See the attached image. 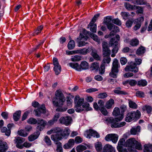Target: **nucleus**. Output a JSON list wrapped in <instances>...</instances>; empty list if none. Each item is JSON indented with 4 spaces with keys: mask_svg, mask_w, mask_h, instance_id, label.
Returning <instances> with one entry per match:
<instances>
[{
    "mask_svg": "<svg viewBox=\"0 0 152 152\" xmlns=\"http://www.w3.org/2000/svg\"><path fill=\"white\" fill-rule=\"evenodd\" d=\"M120 109L122 114L120 115L119 118L116 117L114 119L112 117L108 118L107 121L109 124H111V126L112 128H120L125 126L126 124L125 122H122L120 123L118 122L121 121L123 118L124 113L127 110L126 107V105L123 104L120 107Z\"/></svg>",
    "mask_w": 152,
    "mask_h": 152,
    "instance_id": "1",
    "label": "nucleus"
},
{
    "mask_svg": "<svg viewBox=\"0 0 152 152\" xmlns=\"http://www.w3.org/2000/svg\"><path fill=\"white\" fill-rule=\"evenodd\" d=\"M84 99L79 96H76L74 99L75 109L76 111L80 112L83 111H88L90 110L89 104L87 102H84Z\"/></svg>",
    "mask_w": 152,
    "mask_h": 152,
    "instance_id": "2",
    "label": "nucleus"
},
{
    "mask_svg": "<svg viewBox=\"0 0 152 152\" xmlns=\"http://www.w3.org/2000/svg\"><path fill=\"white\" fill-rule=\"evenodd\" d=\"M70 130L66 128L64 131L60 130L55 134L51 136V139L54 141H58L61 140L63 138H66L70 133Z\"/></svg>",
    "mask_w": 152,
    "mask_h": 152,
    "instance_id": "3",
    "label": "nucleus"
},
{
    "mask_svg": "<svg viewBox=\"0 0 152 152\" xmlns=\"http://www.w3.org/2000/svg\"><path fill=\"white\" fill-rule=\"evenodd\" d=\"M55 95L57 101H53V104L56 107H62L65 100V96L63 93L60 90H57L56 91Z\"/></svg>",
    "mask_w": 152,
    "mask_h": 152,
    "instance_id": "4",
    "label": "nucleus"
},
{
    "mask_svg": "<svg viewBox=\"0 0 152 152\" xmlns=\"http://www.w3.org/2000/svg\"><path fill=\"white\" fill-rule=\"evenodd\" d=\"M120 67V65L118 60L116 58L114 59L111 71L110 73V76L113 78H116L118 73L119 72V68Z\"/></svg>",
    "mask_w": 152,
    "mask_h": 152,
    "instance_id": "5",
    "label": "nucleus"
},
{
    "mask_svg": "<svg viewBox=\"0 0 152 152\" xmlns=\"http://www.w3.org/2000/svg\"><path fill=\"white\" fill-rule=\"evenodd\" d=\"M140 115V113L138 110H137L136 112L134 111L130 112L127 114L125 118V121L127 122H131L135 118H139Z\"/></svg>",
    "mask_w": 152,
    "mask_h": 152,
    "instance_id": "6",
    "label": "nucleus"
},
{
    "mask_svg": "<svg viewBox=\"0 0 152 152\" xmlns=\"http://www.w3.org/2000/svg\"><path fill=\"white\" fill-rule=\"evenodd\" d=\"M128 64L129 65L126 66L124 69L126 71H131L134 73L138 72V69L135 63L133 62H128Z\"/></svg>",
    "mask_w": 152,
    "mask_h": 152,
    "instance_id": "7",
    "label": "nucleus"
},
{
    "mask_svg": "<svg viewBox=\"0 0 152 152\" xmlns=\"http://www.w3.org/2000/svg\"><path fill=\"white\" fill-rule=\"evenodd\" d=\"M137 142L134 138H131L127 140L125 143V145L126 147H128V150L132 151V149L134 148L135 143Z\"/></svg>",
    "mask_w": 152,
    "mask_h": 152,
    "instance_id": "8",
    "label": "nucleus"
},
{
    "mask_svg": "<svg viewBox=\"0 0 152 152\" xmlns=\"http://www.w3.org/2000/svg\"><path fill=\"white\" fill-rule=\"evenodd\" d=\"M53 64L54 66L53 69L55 72L56 74L58 75L61 71V67L59 65L58 59L55 58H54L53 59Z\"/></svg>",
    "mask_w": 152,
    "mask_h": 152,
    "instance_id": "9",
    "label": "nucleus"
},
{
    "mask_svg": "<svg viewBox=\"0 0 152 152\" xmlns=\"http://www.w3.org/2000/svg\"><path fill=\"white\" fill-rule=\"evenodd\" d=\"M109 44L113 48L112 50L113 53H116L118 49V42L117 41H115V38H112L109 42Z\"/></svg>",
    "mask_w": 152,
    "mask_h": 152,
    "instance_id": "10",
    "label": "nucleus"
},
{
    "mask_svg": "<svg viewBox=\"0 0 152 152\" xmlns=\"http://www.w3.org/2000/svg\"><path fill=\"white\" fill-rule=\"evenodd\" d=\"M118 136L115 134H107L105 137L107 141H112L114 143H116L118 141Z\"/></svg>",
    "mask_w": 152,
    "mask_h": 152,
    "instance_id": "11",
    "label": "nucleus"
},
{
    "mask_svg": "<svg viewBox=\"0 0 152 152\" xmlns=\"http://www.w3.org/2000/svg\"><path fill=\"white\" fill-rule=\"evenodd\" d=\"M72 100L69 97H67L66 100L67 107H59L56 109L58 112H64L66 111L68 109L67 107H70L72 105Z\"/></svg>",
    "mask_w": 152,
    "mask_h": 152,
    "instance_id": "12",
    "label": "nucleus"
},
{
    "mask_svg": "<svg viewBox=\"0 0 152 152\" xmlns=\"http://www.w3.org/2000/svg\"><path fill=\"white\" fill-rule=\"evenodd\" d=\"M37 123L38 126L37 127V129L40 131H41L46 125L47 122L42 119L38 118L37 119Z\"/></svg>",
    "mask_w": 152,
    "mask_h": 152,
    "instance_id": "13",
    "label": "nucleus"
},
{
    "mask_svg": "<svg viewBox=\"0 0 152 152\" xmlns=\"http://www.w3.org/2000/svg\"><path fill=\"white\" fill-rule=\"evenodd\" d=\"M25 141V139L23 138L19 137H15L14 141L16 143V146L19 148L22 149L23 146L21 144Z\"/></svg>",
    "mask_w": 152,
    "mask_h": 152,
    "instance_id": "14",
    "label": "nucleus"
},
{
    "mask_svg": "<svg viewBox=\"0 0 152 152\" xmlns=\"http://www.w3.org/2000/svg\"><path fill=\"white\" fill-rule=\"evenodd\" d=\"M71 120V118L70 116L62 117L60 118L59 121L61 124L68 126L70 124Z\"/></svg>",
    "mask_w": 152,
    "mask_h": 152,
    "instance_id": "15",
    "label": "nucleus"
},
{
    "mask_svg": "<svg viewBox=\"0 0 152 152\" xmlns=\"http://www.w3.org/2000/svg\"><path fill=\"white\" fill-rule=\"evenodd\" d=\"M87 137L90 138L92 136L94 137L99 138L100 137L99 134L96 131L92 129H89L86 132Z\"/></svg>",
    "mask_w": 152,
    "mask_h": 152,
    "instance_id": "16",
    "label": "nucleus"
},
{
    "mask_svg": "<svg viewBox=\"0 0 152 152\" xmlns=\"http://www.w3.org/2000/svg\"><path fill=\"white\" fill-rule=\"evenodd\" d=\"M103 54L107 55L110 53V50L109 49L107 43L105 42H103L102 43Z\"/></svg>",
    "mask_w": 152,
    "mask_h": 152,
    "instance_id": "17",
    "label": "nucleus"
},
{
    "mask_svg": "<svg viewBox=\"0 0 152 152\" xmlns=\"http://www.w3.org/2000/svg\"><path fill=\"white\" fill-rule=\"evenodd\" d=\"M125 140L124 138L121 139L119 140L118 145L117 146V149L119 152H124L126 150L127 151L126 149H124L123 145H124Z\"/></svg>",
    "mask_w": 152,
    "mask_h": 152,
    "instance_id": "18",
    "label": "nucleus"
},
{
    "mask_svg": "<svg viewBox=\"0 0 152 152\" xmlns=\"http://www.w3.org/2000/svg\"><path fill=\"white\" fill-rule=\"evenodd\" d=\"M8 148L7 142L0 140V152H5Z\"/></svg>",
    "mask_w": 152,
    "mask_h": 152,
    "instance_id": "19",
    "label": "nucleus"
},
{
    "mask_svg": "<svg viewBox=\"0 0 152 152\" xmlns=\"http://www.w3.org/2000/svg\"><path fill=\"white\" fill-rule=\"evenodd\" d=\"M79 67L80 69V71L83 70L87 69L89 68L88 64L86 61H82L79 65Z\"/></svg>",
    "mask_w": 152,
    "mask_h": 152,
    "instance_id": "20",
    "label": "nucleus"
},
{
    "mask_svg": "<svg viewBox=\"0 0 152 152\" xmlns=\"http://www.w3.org/2000/svg\"><path fill=\"white\" fill-rule=\"evenodd\" d=\"M40 133L37 132L34 134L29 136L28 137V140L29 141H32L37 139L39 136Z\"/></svg>",
    "mask_w": 152,
    "mask_h": 152,
    "instance_id": "21",
    "label": "nucleus"
},
{
    "mask_svg": "<svg viewBox=\"0 0 152 152\" xmlns=\"http://www.w3.org/2000/svg\"><path fill=\"white\" fill-rule=\"evenodd\" d=\"M124 6L126 8L129 10L138 9L139 7V6H137L135 5H132L129 3H126L124 4Z\"/></svg>",
    "mask_w": 152,
    "mask_h": 152,
    "instance_id": "22",
    "label": "nucleus"
},
{
    "mask_svg": "<svg viewBox=\"0 0 152 152\" xmlns=\"http://www.w3.org/2000/svg\"><path fill=\"white\" fill-rule=\"evenodd\" d=\"M110 53H108V54L103 55V58L102 60V64L106 63L109 64L111 61V58L110 57Z\"/></svg>",
    "mask_w": 152,
    "mask_h": 152,
    "instance_id": "23",
    "label": "nucleus"
},
{
    "mask_svg": "<svg viewBox=\"0 0 152 152\" xmlns=\"http://www.w3.org/2000/svg\"><path fill=\"white\" fill-rule=\"evenodd\" d=\"M114 148L110 145H106L103 148V152H113Z\"/></svg>",
    "mask_w": 152,
    "mask_h": 152,
    "instance_id": "24",
    "label": "nucleus"
},
{
    "mask_svg": "<svg viewBox=\"0 0 152 152\" xmlns=\"http://www.w3.org/2000/svg\"><path fill=\"white\" fill-rule=\"evenodd\" d=\"M114 104V100L113 99H110L106 102L105 107L107 109H110L112 108V106Z\"/></svg>",
    "mask_w": 152,
    "mask_h": 152,
    "instance_id": "25",
    "label": "nucleus"
},
{
    "mask_svg": "<svg viewBox=\"0 0 152 152\" xmlns=\"http://www.w3.org/2000/svg\"><path fill=\"white\" fill-rule=\"evenodd\" d=\"M145 49L144 47L141 46L136 51V54L138 56H141L145 52Z\"/></svg>",
    "mask_w": 152,
    "mask_h": 152,
    "instance_id": "26",
    "label": "nucleus"
},
{
    "mask_svg": "<svg viewBox=\"0 0 152 152\" xmlns=\"http://www.w3.org/2000/svg\"><path fill=\"white\" fill-rule=\"evenodd\" d=\"M91 55L96 60H100V58L99 55L97 53V51L95 49H93L92 48V50L91 51Z\"/></svg>",
    "mask_w": 152,
    "mask_h": 152,
    "instance_id": "27",
    "label": "nucleus"
},
{
    "mask_svg": "<svg viewBox=\"0 0 152 152\" xmlns=\"http://www.w3.org/2000/svg\"><path fill=\"white\" fill-rule=\"evenodd\" d=\"M88 27L90 28V30L91 31L94 33H96V24H94L93 23L91 22L88 25Z\"/></svg>",
    "mask_w": 152,
    "mask_h": 152,
    "instance_id": "28",
    "label": "nucleus"
},
{
    "mask_svg": "<svg viewBox=\"0 0 152 152\" xmlns=\"http://www.w3.org/2000/svg\"><path fill=\"white\" fill-rule=\"evenodd\" d=\"M92 50V48L89 47L87 48H84L82 49H80V54L85 55L90 52Z\"/></svg>",
    "mask_w": 152,
    "mask_h": 152,
    "instance_id": "29",
    "label": "nucleus"
},
{
    "mask_svg": "<svg viewBox=\"0 0 152 152\" xmlns=\"http://www.w3.org/2000/svg\"><path fill=\"white\" fill-rule=\"evenodd\" d=\"M74 143L75 141L73 139H70L69 140L68 143L64 145V148L68 149L73 145L74 144Z\"/></svg>",
    "mask_w": 152,
    "mask_h": 152,
    "instance_id": "30",
    "label": "nucleus"
},
{
    "mask_svg": "<svg viewBox=\"0 0 152 152\" xmlns=\"http://www.w3.org/2000/svg\"><path fill=\"white\" fill-rule=\"evenodd\" d=\"M21 111H16L13 115V118L15 121H17L19 120L21 114Z\"/></svg>",
    "mask_w": 152,
    "mask_h": 152,
    "instance_id": "31",
    "label": "nucleus"
},
{
    "mask_svg": "<svg viewBox=\"0 0 152 152\" xmlns=\"http://www.w3.org/2000/svg\"><path fill=\"white\" fill-rule=\"evenodd\" d=\"M69 65L71 67L75 69L76 70L79 71H80L79 65L78 63H70L69 64Z\"/></svg>",
    "mask_w": 152,
    "mask_h": 152,
    "instance_id": "32",
    "label": "nucleus"
},
{
    "mask_svg": "<svg viewBox=\"0 0 152 152\" xmlns=\"http://www.w3.org/2000/svg\"><path fill=\"white\" fill-rule=\"evenodd\" d=\"M139 40L136 38H134L132 39L130 42V44L132 46H136L139 45Z\"/></svg>",
    "mask_w": 152,
    "mask_h": 152,
    "instance_id": "33",
    "label": "nucleus"
},
{
    "mask_svg": "<svg viewBox=\"0 0 152 152\" xmlns=\"http://www.w3.org/2000/svg\"><path fill=\"white\" fill-rule=\"evenodd\" d=\"M140 126H137L136 127L132 128L130 130L131 134H132L135 135L137 132H139L140 130Z\"/></svg>",
    "mask_w": 152,
    "mask_h": 152,
    "instance_id": "34",
    "label": "nucleus"
},
{
    "mask_svg": "<svg viewBox=\"0 0 152 152\" xmlns=\"http://www.w3.org/2000/svg\"><path fill=\"white\" fill-rule=\"evenodd\" d=\"M147 85V82L145 80H141L137 81V85L140 87H144Z\"/></svg>",
    "mask_w": 152,
    "mask_h": 152,
    "instance_id": "35",
    "label": "nucleus"
},
{
    "mask_svg": "<svg viewBox=\"0 0 152 152\" xmlns=\"http://www.w3.org/2000/svg\"><path fill=\"white\" fill-rule=\"evenodd\" d=\"M18 134L20 136L23 137H26L27 136L28 133L26 132L23 129H20L18 132Z\"/></svg>",
    "mask_w": 152,
    "mask_h": 152,
    "instance_id": "36",
    "label": "nucleus"
},
{
    "mask_svg": "<svg viewBox=\"0 0 152 152\" xmlns=\"http://www.w3.org/2000/svg\"><path fill=\"white\" fill-rule=\"evenodd\" d=\"M129 105L130 108L134 109H136L137 108V105L135 102L131 100H129Z\"/></svg>",
    "mask_w": 152,
    "mask_h": 152,
    "instance_id": "37",
    "label": "nucleus"
},
{
    "mask_svg": "<svg viewBox=\"0 0 152 152\" xmlns=\"http://www.w3.org/2000/svg\"><path fill=\"white\" fill-rule=\"evenodd\" d=\"M86 149L87 148L86 146L82 145H80L76 148L77 152H82Z\"/></svg>",
    "mask_w": 152,
    "mask_h": 152,
    "instance_id": "38",
    "label": "nucleus"
},
{
    "mask_svg": "<svg viewBox=\"0 0 152 152\" xmlns=\"http://www.w3.org/2000/svg\"><path fill=\"white\" fill-rule=\"evenodd\" d=\"M152 149V145L147 144L144 145V152H151Z\"/></svg>",
    "mask_w": 152,
    "mask_h": 152,
    "instance_id": "39",
    "label": "nucleus"
},
{
    "mask_svg": "<svg viewBox=\"0 0 152 152\" xmlns=\"http://www.w3.org/2000/svg\"><path fill=\"white\" fill-rule=\"evenodd\" d=\"M56 142V144L57 145L56 151L57 152H63L61 143L58 141Z\"/></svg>",
    "mask_w": 152,
    "mask_h": 152,
    "instance_id": "40",
    "label": "nucleus"
},
{
    "mask_svg": "<svg viewBox=\"0 0 152 152\" xmlns=\"http://www.w3.org/2000/svg\"><path fill=\"white\" fill-rule=\"evenodd\" d=\"M75 46V43L74 40L70 41L67 45L69 49L72 50L73 49Z\"/></svg>",
    "mask_w": 152,
    "mask_h": 152,
    "instance_id": "41",
    "label": "nucleus"
},
{
    "mask_svg": "<svg viewBox=\"0 0 152 152\" xmlns=\"http://www.w3.org/2000/svg\"><path fill=\"white\" fill-rule=\"evenodd\" d=\"M120 110L117 107H115L113 111V115H114L115 116H119L118 117L119 118V117L120 116Z\"/></svg>",
    "mask_w": 152,
    "mask_h": 152,
    "instance_id": "42",
    "label": "nucleus"
},
{
    "mask_svg": "<svg viewBox=\"0 0 152 152\" xmlns=\"http://www.w3.org/2000/svg\"><path fill=\"white\" fill-rule=\"evenodd\" d=\"M142 110L143 111H146L148 113H149L151 111L152 108L150 106L145 105L143 107Z\"/></svg>",
    "mask_w": 152,
    "mask_h": 152,
    "instance_id": "43",
    "label": "nucleus"
},
{
    "mask_svg": "<svg viewBox=\"0 0 152 152\" xmlns=\"http://www.w3.org/2000/svg\"><path fill=\"white\" fill-rule=\"evenodd\" d=\"M95 147L97 151H100L102 149V145L100 142H97L95 145Z\"/></svg>",
    "mask_w": 152,
    "mask_h": 152,
    "instance_id": "44",
    "label": "nucleus"
},
{
    "mask_svg": "<svg viewBox=\"0 0 152 152\" xmlns=\"http://www.w3.org/2000/svg\"><path fill=\"white\" fill-rule=\"evenodd\" d=\"M1 131L2 132L5 133V134L7 136H8L10 135L11 131L6 127H3L1 129Z\"/></svg>",
    "mask_w": 152,
    "mask_h": 152,
    "instance_id": "45",
    "label": "nucleus"
},
{
    "mask_svg": "<svg viewBox=\"0 0 152 152\" xmlns=\"http://www.w3.org/2000/svg\"><path fill=\"white\" fill-rule=\"evenodd\" d=\"M82 57L81 56L75 55L71 58V60L72 61H77L81 60Z\"/></svg>",
    "mask_w": 152,
    "mask_h": 152,
    "instance_id": "46",
    "label": "nucleus"
},
{
    "mask_svg": "<svg viewBox=\"0 0 152 152\" xmlns=\"http://www.w3.org/2000/svg\"><path fill=\"white\" fill-rule=\"evenodd\" d=\"M134 20L133 19H129L126 22V25L128 28H130L132 26Z\"/></svg>",
    "mask_w": 152,
    "mask_h": 152,
    "instance_id": "47",
    "label": "nucleus"
},
{
    "mask_svg": "<svg viewBox=\"0 0 152 152\" xmlns=\"http://www.w3.org/2000/svg\"><path fill=\"white\" fill-rule=\"evenodd\" d=\"M136 24L133 27V29L135 31H137L138 29H139L141 25V23L139 21H137L134 23Z\"/></svg>",
    "mask_w": 152,
    "mask_h": 152,
    "instance_id": "48",
    "label": "nucleus"
},
{
    "mask_svg": "<svg viewBox=\"0 0 152 152\" xmlns=\"http://www.w3.org/2000/svg\"><path fill=\"white\" fill-rule=\"evenodd\" d=\"M136 96L140 98L144 97L145 96L144 93L142 91H138L136 92Z\"/></svg>",
    "mask_w": 152,
    "mask_h": 152,
    "instance_id": "49",
    "label": "nucleus"
},
{
    "mask_svg": "<svg viewBox=\"0 0 152 152\" xmlns=\"http://www.w3.org/2000/svg\"><path fill=\"white\" fill-rule=\"evenodd\" d=\"M115 93L121 95H126L127 94V93L124 91H121L119 90L116 89L114 91Z\"/></svg>",
    "mask_w": 152,
    "mask_h": 152,
    "instance_id": "50",
    "label": "nucleus"
},
{
    "mask_svg": "<svg viewBox=\"0 0 152 152\" xmlns=\"http://www.w3.org/2000/svg\"><path fill=\"white\" fill-rule=\"evenodd\" d=\"M37 120L33 118H31L28 120V122L30 124H35L37 123Z\"/></svg>",
    "mask_w": 152,
    "mask_h": 152,
    "instance_id": "51",
    "label": "nucleus"
},
{
    "mask_svg": "<svg viewBox=\"0 0 152 152\" xmlns=\"http://www.w3.org/2000/svg\"><path fill=\"white\" fill-rule=\"evenodd\" d=\"M105 64H102L100 68L99 69V73L100 74H103L105 71Z\"/></svg>",
    "mask_w": 152,
    "mask_h": 152,
    "instance_id": "52",
    "label": "nucleus"
},
{
    "mask_svg": "<svg viewBox=\"0 0 152 152\" xmlns=\"http://www.w3.org/2000/svg\"><path fill=\"white\" fill-rule=\"evenodd\" d=\"M45 141L48 145H50L51 144V142L50 138L47 136H46L45 137Z\"/></svg>",
    "mask_w": 152,
    "mask_h": 152,
    "instance_id": "53",
    "label": "nucleus"
},
{
    "mask_svg": "<svg viewBox=\"0 0 152 152\" xmlns=\"http://www.w3.org/2000/svg\"><path fill=\"white\" fill-rule=\"evenodd\" d=\"M107 94L105 93H102L98 95V97L99 98L104 99L107 96Z\"/></svg>",
    "mask_w": 152,
    "mask_h": 152,
    "instance_id": "54",
    "label": "nucleus"
},
{
    "mask_svg": "<svg viewBox=\"0 0 152 152\" xmlns=\"http://www.w3.org/2000/svg\"><path fill=\"white\" fill-rule=\"evenodd\" d=\"M99 110L103 115H107L108 112L106 109L104 107H101Z\"/></svg>",
    "mask_w": 152,
    "mask_h": 152,
    "instance_id": "55",
    "label": "nucleus"
},
{
    "mask_svg": "<svg viewBox=\"0 0 152 152\" xmlns=\"http://www.w3.org/2000/svg\"><path fill=\"white\" fill-rule=\"evenodd\" d=\"M137 142L135 143L134 146V149L140 150L142 149V147L141 144L140 142L137 141Z\"/></svg>",
    "mask_w": 152,
    "mask_h": 152,
    "instance_id": "56",
    "label": "nucleus"
},
{
    "mask_svg": "<svg viewBox=\"0 0 152 152\" xmlns=\"http://www.w3.org/2000/svg\"><path fill=\"white\" fill-rule=\"evenodd\" d=\"M112 21L113 23L118 26H121V21L118 18L114 19L112 20Z\"/></svg>",
    "mask_w": 152,
    "mask_h": 152,
    "instance_id": "57",
    "label": "nucleus"
},
{
    "mask_svg": "<svg viewBox=\"0 0 152 152\" xmlns=\"http://www.w3.org/2000/svg\"><path fill=\"white\" fill-rule=\"evenodd\" d=\"M137 82L134 80H129V84L131 86H134L136 84H137Z\"/></svg>",
    "mask_w": 152,
    "mask_h": 152,
    "instance_id": "58",
    "label": "nucleus"
},
{
    "mask_svg": "<svg viewBox=\"0 0 152 152\" xmlns=\"http://www.w3.org/2000/svg\"><path fill=\"white\" fill-rule=\"evenodd\" d=\"M83 141V139L80 136H77L75 138V141L76 143H81Z\"/></svg>",
    "mask_w": 152,
    "mask_h": 152,
    "instance_id": "59",
    "label": "nucleus"
},
{
    "mask_svg": "<svg viewBox=\"0 0 152 152\" xmlns=\"http://www.w3.org/2000/svg\"><path fill=\"white\" fill-rule=\"evenodd\" d=\"M112 21V18L111 17H107L106 18L105 20H104V23L106 25L108 23H111L110 22Z\"/></svg>",
    "mask_w": 152,
    "mask_h": 152,
    "instance_id": "60",
    "label": "nucleus"
},
{
    "mask_svg": "<svg viewBox=\"0 0 152 152\" xmlns=\"http://www.w3.org/2000/svg\"><path fill=\"white\" fill-rule=\"evenodd\" d=\"M91 37L94 40L97 42H99L100 41L99 39H98L97 36L95 34H91Z\"/></svg>",
    "mask_w": 152,
    "mask_h": 152,
    "instance_id": "61",
    "label": "nucleus"
},
{
    "mask_svg": "<svg viewBox=\"0 0 152 152\" xmlns=\"http://www.w3.org/2000/svg\"><path fill=\"white\" fill-rule=\"evenodd\" d=\"M122 16L124 19H126L130 15L127 12H122L121 13Z\"/></svg>",
    "mask_w": 152,
    "mask_h": 152,
    "instance_id": "62",
    "label": "nucleus"
},
{
    "mask_svg": "<svg viewBox=\"0 0 152 152\" xmlns=\"http://www.w3.org/2000/svg\"><path fill=\"white\" fill-rule=\"evenodd\" d=\"M99 66V64L98 63H94L92 64L91 67L94 69H97Z\"/></svg>",
    "mask_w": 152,
    "mask_h": 152,
    "instance_id": "63",
    "label": "nucleus"
},
{
    "mask_svg": "<svg viewBox=\"0 0 152 152\" xmlns=\"http://www.w3.org/2000/svg\"><path fill=\"white\" fill-rule=\"evenodd\" d=\"M146 76L148 77H151L152 76V66L151 68V70L148 71L146 73Z\"/></svg>",
    "mask_w": 152,
    "mask_h": 152,
    "instance_id": "64",
    "label": "nucleus"
}]
</instances>
